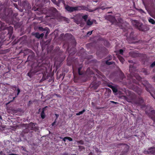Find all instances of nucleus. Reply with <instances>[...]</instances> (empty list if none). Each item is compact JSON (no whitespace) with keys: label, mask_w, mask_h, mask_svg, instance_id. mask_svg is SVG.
Wrapping results in <instances>:
<instances>
[{"label":"nucleus","mask_w":155,"mask_h":155,"mask_svg":"<svg viewBox=\"0 0 155 155\" xmlns=\"http://www.w3.org/2000/svg\"><path fill=\"white\" fill-rule=\"evenodd\" d=\"M135 67L133 65L130 64L129 66V71L130 73L128 75L127 77L133 84H130L129 88L140 95L142 92V90L137 85H139L140 83H141L140 81L141 78L139 74L133 72V71L135 69Z\"/></svg>","instance_id":"nucleus-1"},{"label":"nucleus","mask_w":155,"mask_h":155,"mask_svg":"<svg viewBox=\"0 0 155 155\" xmlns=\"http://www.w3.org/2000/svg\"><path fill=\"white\" fill-rule=\"evenodd\" d=\"M12 9L9 8L7 5L0 6V16L7 23H9L12 21H15V19L18 21H19V19L17 17L18 15V13H15L12 15Z\"/></svg>","instance_id":"nucleus-2"},{"label":"nucleus","mask_w":155,"mask_h":155,"mask_svg":"<svg viewBox=\"0 0 155 155\" xmlns=\"http://www.w3.org/2000/svg\"><path fill=\"white\" fill-rule=\"evenodd\" d=\"M45 64H43L41 66L37 65L36 66L32 65L31 68L27 74V75L30 78H31L35 74H38L41 73L43 75V78L41 81H44L48 78V77L47 74V68L45 66Z\"/></svg>","instance_id":"nucleus-3"},{"label":"nucleus","mask_w":155,"mask_h":155,"mask_svg":"<svg viewBox=\"0 0 155 155\" xmlns=\"http://www.w3.org/2000/svg\"><path fill=\"white\" fill-rule=\"evenodd\" d=\"M131 22L133 26L140 31L145 32L150 29L149 25L147 24L143 25L142 23L138 20H132Z\"/></svg>","instance_id":"nucleus-4"},{"label":"nucleus","mask_w":155,"mask_h":155,"mask_svg":"<svg viewBox=\"0 0 155 155\" xmlns=\"http://www.w3.org/2000/svg\"><path fill=\"white\" fill-rule=\"evenodd\" d=\"M0 24L1 25L0 30L3 31L2 33H3L4 35H5V34L4 32V31H5V32L8 33L7 35L9 37V38H10L13 33V27L11 26H9V27H7V25H5V23L1 21H0Z\"/></svg>","instance_id":"nucleus-5"},{"label":"nucleus","mask_w":155,"mask_h":155,"mask_svg":"<svg viewBox=\"0 0 155 155\" xmlns=\"http://www.w3.org/2000/svg\"><path fill=\"white\" fill-rule=\"evenodd\" d=\"M143 85L145 87L146 90L149 92L151 95L155 99V91L147 81H146L144 83H143Z\"/></svg>","instance_id":"nucleus-6"},{"label":"nucleus","mask_w":155,"mask_h":155,"mask_svg":"<svg viewBox=\"0 0 155 155\" xmlns=\"http://www.w3.org/2000/svg\"><path fill=\"white\" fill-rule=\"evenodd\" d=\"M64 39H65L73 43L74 45H76V42L74 40V37L73 35L70 34L66 33L64 36Z\"/></svg>","instance_id":"nucleus-7"},{"label":"nucleus","mask_w":155,"mask_h":155,"mask_svg":"<svg viewBox=\"0 0 155 155\" xmlns=\"http://www.w3.org/2000/svg\"><path fill=\"white\" fill-rule=\"evenodd\" d=\"M120 145L124 146V149L122 151L120 155H124L126 154L129 150V146L127 144L125 143H122Z\"/></svg>","instance_id":"nucleus-8"},{"label":"nucleus","mask_w":155,"mask_h":155,"mask_svg":"<svg viewBox=\"0 0 155 155\" xmlns=\"http://www.w3.org/2000/svg\"><path fill=\"white\" fill-rule=\"evenodd\" d=\"M65 8L68 12H72L75 11V7H71L68 5H66L64 6Z\"/></svg>","instance_id":"nucleus-9"},{"label":"nucleus","mask_w":155,"mask_h":155,"mask_svg":"<svg viewBox=\"0 0 155 155\" xmlns=\"http://www.w3.org/2000/svg\"><path fill=\"white\" fill-rule=\"evenodd\" d=\"M129 54L130 56L134 58L140 56V54L133 51L129 52Z\"/></svg>","instance_id":"nucleus-10"},{"label":"nucleus","mask_w":155,"mask_h":155,"mask_svg":"<svg viewBox=\"0 0 155 155\" xmlns=\"http://www.w3.org/2000/svg\"><path fill=\"white\" fill-rule=\"evenodd\" d=\"M11 88L14 91L16 90L17 89V93L15 97H13V101L15 99V98L17 97V96L19 95V93L20 92V90L18 87L17 88V87L15 85H13L11 87Z\"/></svg>","instance_id":"nucleus-11"},{"label":"nucleus","mask_w":155,"mask_h":155,"mask_svg":"<svg viewBox=\"0 0 155 155\" xmlns=\"http://www.w3.org/2000/svg\"><path fill=\"white\" fill-rule=\"evenodd\" d=\"M99 85L95 81H93L91 84L90 87L91 88L94 90H96L97 88Z\"/></svg>","instance_id":"nucleus-12"},{"label":"nucleus","mask_w":155,"mask_h":155,"mask_svg":"<svg viewBox=\"0 0 155 155\" xmlns=\"http://www.w3.org/2000/svg\"><path fill=\"white\" fill-rule=\"evenodd\" d=\"M150 117L152 120L155 123V110H152L150 111V113L149 114Z\"/></svg>","instance_id":"nucleus-13"},{"label":"nucleus","mask_w":155,"mask_h":155,"mask_svg":"<svg viewBox=\"0 0 155 155\" xmlns=\"http://www.w3.org/2000/svg\"><path fill=\"white\" fill-rule=\"evenodd\" d=\"M143 100L142 98L141 97H139L135 101V104L138 105H140L143 103Z\"/></svg>","instance_id":"nucleus-14"},{"label":"nucleus","mask_w":155,"mask_h":155,"mask_svg":"<svg viewBox=\"0 0 155 155\" xmlns=\"http://www.w3.org/2000/svg\"><path fill=\"white\" fill-rule=\"evenodd\" d=\"M29 52L31 53V54L28 56L27 58L28 61H32L34 59L35 57L34 54L31 50H29Z\"/></svg>","instance_id":"nucleus-15"},{"label":"nucleus","mask_w":155,"mask_h":155,"mask_svg":"<svg viewBox=\"0 0 155 155\" xmlns=\"http://www.w3.org/2000/svg\"><path fill=\"white\" fill-rule=\"evenodd\" d=\"M28 2L26 0H24L22 2L21 6L24 7L25 8H27V7L31 8V5H30Z\"/></svg>","instance_id":"nucleus-16"},{"label":"nucleus","mask_w":155,"mask_h":155,"mask_svg":"<svg viewBox=\"0 0 155 155\" xmlns=\"http://www.w3.org/2000/svg\"><path fill=\"white\" fill-rule=\"evenodd\" d=\"M54 50L55 53L58 55H60L62 53V51L60 49V48L58 46L55 48Z\"/></svg>","instance_id":"nucleus-17"},{"label":"nucleus","mask_w":155,"mask_h":155,"mask_svg":"<svg viewBox=\"0 0 155 155\" xmlns=\"http://www.w3.org/2000/svg\"><path fill=\"white\" fill-rule=\"evenodd\" d=\"M150 154H155V147H151L148 148Z\"/></svg>","instance_id":"nucleus-18"},{"label":"nucleus","mask_w":155,"mask_h":155,"mask_svg":"<svg viewBox=\"0 0 155 155\" xmlns=\"http://www.w3.org/2000/svg\"><path fill=\"white\" fill-rule=\"evenodd\" d=\"M107 19L110 21L112 23H113L116 21L115 17L111 15H109L107 17Z\"/></svg>","instance_id":"nucleus-19"},{"label":"nucleus","mask_w":155,"mask_h":155,"mask_svg":"<svg viewBox=\"0 0 155 155\" xmlns=\"http://www.w3.org/2000/svg\"><path fill=\"white\" fill-rule=\"evenodd\" d=\"M55 4L58 6H59L60 4L61 3H62L64 5H66L65 1L64 0H58L57 2L56 1V0H55Z\"/></svg>","instance_id":"nucleus-20"},{"label":"nucleus","mask_w":155,"mask_h":155,"mask_svg":"<svg viewBox=\"0 0 155 155\" xmlns=\"http://www.w3.org/2000/svg\"><path fill=\"white\" fill-rule=\"evenodd\" d=\"M50 11L52 12V15H54L58 12L57 9L54 7H51L50 9Z\"/></svg>","instance_id":"nucleus-21"},{"label":"nucleus","mask_w":155,"mask_h":155,"mask_svg":"<svg viewBox=\"0 0 155 155\" xmlns=\"http://www.w3.org/2000/svg\"><path fill=\"white\" fill-rule=\"evenodd\" d=\"M45 107L43 108L42 109V111L41 114V117L42 119H44L45 118V109L46 107Z\"/></svg>","instance_id":"nucleus-22"},{"label":"nucleus","mask_w":155,"mask_h":155,"mask_svg":"<svg viewBox=\"0 0 155 155\" xmlns=\"http://www.w3.org/2000/svg\"><path fill=\"white\" fill-rule=\"evenodd\" d=\"M35 124L32 122L30 123L29 124V127L31 130H35Z\"/></svg>","instance_id":"nucleus-23"},{"label":"nucleus","mask_w":155,"mask_h":155,"mask_svg":"<svg viewBox=\"0 0 155 155\" xmlns=\"http://www.w3.org/2000/svg\"><path fill=\"white\" fill-rule=\"evenodd\" d=\"M124 99L126 100V101L129 102H132V100H133V97H131L130 98L129 97H127L126 96H124Z\"/></svg>","instance_id":"nucleus-24"},{"label":"nucleus","mask_w":155,"mask_h":155,"mask_svg":"<svg viewBox=\"0 0 155 155\" xmlns=\"http://www.w3.org/2000/svg\"><path fill=\"white\" fill-rule=\"evenodd\" d=\"M141 72L143 73L145 75L149 74L150 72L149 71H148L147 69L145 68H143L142 69Z\"/></svg>","instance_id":"nucleus-25"},{"label":"nucleus","mask_w":155,"mask_h":155,"mask_svg":"<svg viewBox=\"0 0 155 155\" xmlns=\"http://www.w3.org/2000/svg\"><path fill=\"white\" fill-rule=\"evenodd\" d=\"M83 66L81 64L80 65V67L78 68V72L79 75H82L83 74V72L81 71V69H82Z\"/></svg>","instance_id":"nucleus-26"},{"label":"nucleus","mask_w":155,"mask_h":155,"mask_svg":"<svg viewBox=\"0 0 155 155\" xmlns=\"http://www.w3.org/2000/svg\"><path fill=\"white\" fill-rule=\"evenodd\" d=\"M81 8L82 10H86V11H88L89 12H92L93 11L89 9L87 7L84 5H81Z\"/></svg>","instance_id":"nucleus-27"},{"label":"nucleus","mask_w":155,"mask_h":155,"mask_svg":"<svg viewBox=\"0 0 155 155\" xmlns=\"http://www.w3.org/2000/svg\"><path fill=\"white\" fill-rule=\"evenodd\" d=\"M118 71L120 72V77L121 79L122 80L124 78V73L121 71V70L119 68H118Z\"/></svg>","instance_id":"nucleus-28"},{"label":"nucleus","mask_w":155,"mask_h":155,"mask_svg":"<svg viewBox=\"0 0 155 155\" xmlns=\"http://www.w3.org/2000/svg\"><path fill=\"white\" fill-rule=\"evenodd\" d=\"M32 35L37 38H40V34L38 32L32 33Z\"/></svg>","instance_id":"nucleus-29"},{"label":"nucleus","mask_w":155,"mask_h":155,"mask_svg":"<svg viewBox=\"0 0 155 155\" xmlns=\"http://www.w3.org/2000/svg\"><path fill=\"white\" fill-rule=\"evenodd\" d=\"M118 58L121 62L123 64L124 61V59L122 56L120 55H118Z\"/></svg>","instance_id":"nucleus-30"},{"label":"nucleus","mask_w":155,"mask_h":155,"mask_svg":"<svg viewBox=\"0 0 155 155\" xmlns=\"http://www.w3.org/2000/svg\"><path fill=\"white\" fill-rule=\"evenodd\" d=\"M148 21L150 23H151L152 24L154 25L155 24V20L150 18H149Z\"/></svg>","instance_id":"nucleus-31"},{"label":"nucleus","mask_w":155,"mask_h":155,"mask_svg":"<svg viewBox=\"0 0 155 155\" xmlns=\"http://www.w3.org/2000/svg\"><path fill=\"white\" fill-rule=\"evenodd\" d=\"M93 23V21H91L90 19L88 20L87 21V25H91Z\"/></svg>","instance_id":"nucleus-32"},{"label":"nucleus","mask_w":155,"mask_h":155,"mask_svg":"<svg viewBox=\"0 0 155 155\" xmlns=\"http://www.w3.org/2000/svg\"><path fill=\"white\" fill-rule=\"evenodd\" d=\"M109 61L107 60L106 62V64L108 65H110L114 63V62L113 61L109 62Z\"/></svg>","instance_id":"nucleus-33"},{"label":"nucleus","mask_w":155,"mask_h":155,"mask_svg":"<svg viewBox=\"0 0 155 155\" xmlns=\"http://www.w3.org/2000/svg\"><path fill=\"white\" fill-rule=\"evenodd\" d=\"M137 10L138 12L142 14H143V13L145 14L146 13L145 12L141 9H137Z\"/></svg>","instance_id":"nucleus-34"},{"label":"nucleus","mask_w":155,"mask_h":155,"mask_svg":"<svg viewBox=\"0 0 155 155\" xmlns=\"http://www.w3.org/2000/svg\"><path fill=\"white\" fill-rule=\"evenodd\" d=\"M78 150L80 151H81L83 150H84L85 148L83 146H78Z\"/></svg>","instance_id":"nucleus-35"},{"label":"nucleus","mask_w":155,"mask_h":155,"mask_svg":"<svg viewBox=\"0 0 155 155\" xmlns=\"http://www.w3.org/2000/svg\"><path fill=\"white\" fill-rule=\"evenodd\" d=\"M112 89L113 92L114 93H117V92L118 90L117 88L114 86L113 87Z\"/></svg>","instance_id":"nucleus-36"},{"label":"nucleus","mask_w":155,"mask_h":155,"mask_svg":"<svg viewBox=\"0 0 155 155\" xmlns=\"http://www.w3.org/2000/svg\"><path fill=\"white\" fill-rule=\"evenodd\" d=\"M75 11L82 10V9L81 8V6H76L75 7Z\"/></svg>","instance_id":"nucleus-37"},{"label":"nucleus","mask_w":155,"mask_h":155,"mask_svg":"<svg viewBox=\"0 0 155 155\" xmlns=\"http://www.w3.org/2000/svg\"><path fill=\"white\" fill-rule=\"evenodd\" d=\"M85 111V109H83L82 111L79 112L78 113H76L77 115H80L81 114H83Z\"/></svg>","instance_id":"nucleus-38"},{"label":"nucleus","mask_w":155,"mask_h":155,"mask_svg":"<svg viewBox=\"0 0 155 155\" xmlns=\"http://www.w3.org/2000/svg\"><path fill=\"white\" fill-rule=\"evenodd\" d=\"M112 57L110 55H109L106 58V59H107V60L110 61L112 59Z\"/></svg>","instance_id":"nucleus-39"},{"label":"nucleus","mask_w":155,"mask_h":155,"mask_svg":"<svg viewBox=\"0 0 155 155\" xmlns=\"http://www.w3.org/2000/svg\"><path fill=\"white\" fill-rule=\"evenodd\" d=\"M88 16L87 15H85L82 16V18L83 19H84L85 21H86L87 18Z\"/></svg>","instance_id":"nucleus-40"},{"label":"nucleus","mask_w":155,"mask_h":155,"mask_svg":"<svg viewBox=\"0 0 155 155\" xmlns=\"http://www.w3.org/2000/svg\"><path fill=\"white\" fill-rule=\"evenodd\" d=\"M38 29L40 31H46V28H44L42 27H39Z\"/></svg>","instance_id":"nucleus-41"},{"label":"nucleus","mask_w":155,"mask_h":155,"mask_svg":"<svg viewBox=\"0 0 155 155\" xmlns=\"http://www.w3.org/2000/svg\"><path fill=\"white\" fill-rule=\"evenodd\" d=\"M77 143L81 144H83L84 143V141L82 140H81L79 141H78Z\"/></svg>","instance_id":"nucleus-42"},{"label":"nucleus","mask_w":155,"mask_h":155,"mask_svg":"<svg viewBox=\"0 0 155 155\" xmlns=\"http://www.w3.org/2000/svg\"><path fill=\"white\" fill-rule=\"evenodd\" d=\"M61 19L64 21H66L67 23H69L68 21H69V20L68 19V18H66L65 17H62Z\"/></svg>","instance_id":"nucleus-43"},{"label":"nucleus","mask_w":155,"mask_h":155,"mask_svg":"<svg viewBox=\"0 0 155 155\" xmlns=\"http://www.w3.org/2000/svg\"><path fill=\"white\" fill-rule=\"evenodd\" d=\"M149 150L148 149L147 150H145L143 152V153L144 154H150L149 152Z\"/></svg>","instance_id":"nucleus-44"},{"label":"nucleus","mask_w":155,"mask_h":155,"mask_svg":"<svg viewBox=\"0 0 155 155\" xmlns=\"http://www.w3.org/2000/svg\"><path fill=\"white\" fill-rule=\"evenodd\" d=\"M155 66V61H154L153 63L150 65V67L151 68H153Z\"/></svg>","instance_id":"nucleus-45"},{"label":"nucleus","mask_w":155,"mask_h":155,"mask_svg":"<svg viewBox=\"0 0 155 155\" xmlns=\"http://www.w3.org/2000/svg\"><path fill=\"white\" fill-rule=\"evenodd\" d=\"M92 31H88L87 34V36L90 35L92 34Z\"/></svg>","instance_id":"nucleus-46"},{"label":"nucleus","mask_w":155,"mask_h":155,"mask_svg":"<svg viewBox=\"0 0 155 155\" xmlns=\"http://www.w3.org/2000/svg\"><path fill=\"white\" fill-rule=\"evenodd\" d=\"M66 138H67V139L68 140L70 141H71L73 140L72 138L70 137H66Z\"/></svg>","instance_id":"nucleus-47"},{"label":"nucleus","mask_w":155,"mask_h":155,"mask_svg":"<svg viewBox=\"0 0 155 155\" xmlns=\"http://www.w3.org/2000/svg\"><path fill=\"white\" fill-rule=\"evenodd\" d=\"M45 32H44V33H45V32L46 31V33H45V36H47L48 35V34L49 33V31H47V29H46V31H45Z\"/></svg>","instance_id":"nucleus-48"},{"label":"nucleus","mask_w":155,"mask_h":155,"mask_svg":"<svg viewBox=\"0 0 155 155\" xmlns=\"http://www.w3.org/2000/svg\"><path fill=\"white\" fill-rule=\"evenodd\" d=\"M119 53L121 54H123V52H124V51H123V50L122 49H120L119 50Z\"/></svg>","instance_id":"nucleus-49"},{"label":"nucleus","mask_w":155,"mask_h":155,"mask_svg":"<svg viewBox=\"0 0 155 155\" xmlns=\"http://www.w3.org/2000/svg\"><path fill=\"white\" fill-rule=\"evenodd\" d=\"M107 91H108V93L110 94L111 92V90L109 88H107Z\"/></svg>","instance_id":"nucleus-50"},{"label":"nucleus","mask_w":155,"mask_h":155,"mask_svg":"<svg viewBox=\"0 0 155 155\" xmlns=\"http://www.w3.org/2000/svg\"><path fill=\"white\" fill-rule=\"evenodd\" d=\"M107 86L112 89V88L114 86H113L112 85H111L110 84H107Z\"/></svg>","instance_id":"nucleus-51"},{"label":"nucleus","mask_w":155,"mask_h":155,"mask_svg":"<svg viewBox=\"0 0 155 155\" xmlns=\"http://www.w3.org/2000/svg\"><path fill=\"white\" fill-rule=\"evenodd\" d=\"M69 49H70V46H69V45H68L67 48V50L69 51V53H71V50H69Z\"/></svg>","instance_id":"nucleus-52"},{"label":"nucleus","mask_w":155,"mask_h":155,"mask_svg":"<svg viewBox=\"0 0 155 155\" xmlns=\"http://www.w3.org/2000/svg\"><path fill=\"white\" fill-rule=\"evenodd\" d=\"M2 120V117L0 115V127H1L2 126V123L1 122V120Z\"/></svg>","instance_id":"nucleus-53"},{"label":"nucleus","mask_w":155,"mask_h":155,"mask_svg":"<svg viewBox=\"0 0 155 155\" xmlns=\"http://www.w3.org/2000/svg\"><path fill=\"white\" fill-rule=\"evenodd\" d=\"M44 33H41V34H40V38H42L43 36H44Z\"/></svg>","instance_id":"nucleus-54"},{"label":"nucleus","mask_w":155,"mask_h":155,"mask_svg":"<svg viewBox=\"0 0 155 155\" xmlns=\"http://www.w3.org/2000/svg\"><path fill=\"white\" fill-rule=\"evenodd\" d=\"M71 49H72V50H73V53L75 54L76 53V51H75V50L74 48H72Z\"/></svg>","instance_id":"nucleus-55"},{"label":"nucleus","mask_w":155,"mask_h":155,"mask_svg":"<svg viewBox=\"0 0 155 155\" xmlns=\"http://www.w3.org/2000/svg\"><path fill=\"white\" fill-rule=\"evenodd\" d=\"M56 123V119L55 120V121H54V122H53L52 124H51V125L52 126H53L55 124V123Z\"/></svg>","instance_id":"nucleus-56"},{"label":"nucleus","mask_w":155,"mask_h":155,"mask_svg":"<svg viewBox=\"0 0 155 155\" xmlns=\"http://www.w3.org/2000/svg\"><path fill=\"white\" fill-rule=\"evenodd\" d=\"M13 5L15 8H18V5L17 4H15V3H14Z\"/></svg>","instance_id":"nucleus-57"},{"label":"nucleus","mask_w":155,"mask_h":155,"mask_svg":"<svg viewBox=\"0 0 155 155\" xmlns=\"http://www.w3.org/2000/svg\"><path fill=\"white\" fill-rule=\"evenodd\" d=\"M13 1L15 2H17L18 1V3L19 2H21V0H13Z\"/></svg>","instance_id":"nucleus-58"},{"label":"nucleus","mask_w":155,"mask_h":155,"mask_svg":"<svg viewBox=\"0 0 155 155\" xmlns=\"http://www.w3.org/2000/svg\"><path fill=\"white\" fill-rule=\"evenodd\" d=\"M66 139H67V138H66V137L63 138V140L64 141V142H65L66 141Z\"/></svg>","instance_id":"nucleus-59"},{"label":"nucleus","mask_w":155,"mask_h":155,"mask_svg":"<svg viewBox=\"0 0 155 155\" xmlns=\"http://www.w3.org/2000/svg\"><path fill=\"white\" fill-rule=\"evenodd\" d=\"M74 81L75 82H77L76 78L75 77H74Z\"/></svg>","instance_id":"nucleus-60"},{"label":"nucleus","mask_w":155,"mask_h":155,"mask_svg":"<svg viewBox=\"0 0 155 155\" xmlns=\"http://www.w3.org/2000/svg\"><path fill=\"white\" fill-rule=\"evenodd\" d=\"M152 79L153 80V81L155 82V76L153 77L152 78Z\"/></svg>","instance_id":"nucleus-61"},{"label":"nucleus","mask_w":155,"mask_h":155,"mask_svg":"<svg viewBox=\"0 0 155 155\" xmlns=\"http://www.w3.org/2000/svg\"><path fill=\"white\" fill-rule=\"evenodd\" d=\"M118 21L120 22L121 21H122V19L121 18H120L119 19H118Z\"/></svg>","instance_id":"nucleus-62"},{"label":"nucleus","mask_w":155,"mask_h":155,"mask_svg":"<svg viewBox=\"0 0 155 155\" xmlns=\"http://www.w3.org/2000/svg\"><path fill=\"white\" fill-rule=\"evenodd\" d=\"M8 155H17L12 153L9 154Z\"/></svg>","instance_id":"nucleus-63"},{"label":"nucleus","mask_w":155,"mask_h":155,"mask_svg":"<svg viewBox=\"0 0 155 155\" xmlns=\"http://www.w3.org/2000/svg\"><path fill=\"white\" fill-rule=\"evenodd\" d=\"M155 19V14L153 15V16H152Z\"/></svg>","instance_id":"nucleus-64"}]
</instances>
